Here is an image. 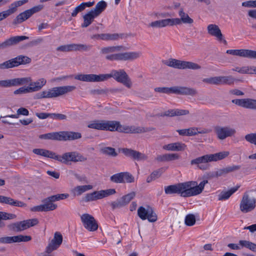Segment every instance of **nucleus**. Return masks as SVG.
Instances as JSON below:
<instances>
[{
	"instance_id": "obj_1",
	"label": "nucleus",
	"mask_w": 256,
	"mask_h": 256,
	"mask_svg": "<svg viewBox=\"0 0 256 256\" xmlns=\"http://www.w3.org/2000/svg\"><path fill=\"white\" fill-rule=\"evenodd\" d=\"M122 48L123 46H121L104 47L101 48L100 53L101 54L106 55V59L110 61L133 60L139 58L142 54V53L139 52H125L123 53L108 54L110 53L120 51Z\"/></svg>"
},
{
	"instance_id": "obj_2",
	"label": "nucleus",
	"mask_w": 256,
	"mask_h": 256,
	"mask_svg": "<svg viewBox=\"0 0 256 256\" xmlns=\"http://www.w3.org/2000/svg\"><path fill=\"white\" fill-rule=\"evenodd\" d=\"M30 77L15 78L10 80H0V87L10 88L12 86H19L29 84L30 88H29L32 92L40 90L44 86L46 80L44 78H41L35 82H32Z\"/></svg>"
},
{
	"instance_id": "obj_3",
	"label": "nucleus",
	"mask_w": 256,
	"mask_h": 256,
	"mask_svg": "<svg viewBox=\"0 0 256 256\" xmlns=\"http://www.w3.org/2000/svg\"><path fill=\"white\" fill-rule=\"evenodd\" d=\"M69 196L68 194H61L51 196L46 198H44L42 200V204L39 206H34L30 208L32 212H46L49 211H52L56 210L58 206L54 202L56 201H58L62 200L67 198Z\"/></svg>"
},
{
	"instance_id": "obj_4",
	"label": "nucleus",
	"mask_w": 256,
	"mask_h": 256,
	"mask_svg": "<svg viewBox=\"0 0 256 256\" xmlns=\"http://www.w3.org/2000/svg\"><path fill=\"white\" fill-rule=\"evenodd\" d=\"M76 87L74 86H66L54 87L48 90H44L36 94L37 98H56L75 90Z\"/></svg>"
},
{
	"instance_id": "obj_5",
	"label": "nucleus",
	"mask_w": 256,
	"mask_h": 256,
	"mask_svg": "<svg viewBox=\"0 0 256 256\" xmlns=\"http://www.w3.org/2000/svg\"><path fill=\"white\" fill-rule=\"evenodd\" d=\"M156 92L160 93L170 94H174L181 95H189L194 96L197 94L196 90L193 88L184 86L157 87L154 89Z\"/></svg>"
},
{
	"instance_id": "obj_6",
	"label": "nucleus",
	"mask_w": 256,
	"mask_h": 256,
	"mask_svg": "<svg viewBox=\"0 0 256 256\" xmlns=\"http://www.w3.org/2000/svg\"><path fill=\"white\" fill-rule=\"evenodd\" d=\"M256 206V198L250 196L248 192L244 194L240 204V209L243 213H248L253 210Z\"/></svg>"
},
{
	"instance_id": "obj_7",
	"label": "nucleus",
	"mask_w": 256,
	"mask_h": 256,
	"mask_svg": "<svg viewBox=\"0 0 256 256\" xmlns=\"http://www.w3.org/2000/svg\"><path fill=\"white\" fill-rule=\"evenodd\" d=\"M164 192L167 194H178L182 197H189L186 182L165 186Z\"/></svg>"
},
{
	"instance_id": "obj_8",
	"label": "nucleus",
	"mask_w": 256,
	"mask_h": 256,
	"mask_svg": "<svg viewBox=\"0 0 256 256\" xmlns=\"http://www.w3.org/2000/svg\"><path fill=\"white\" fill-rule=\"evenodd\" d=\"M38 223V220L34 218L11 224L8 225V227L10 230L20 232L34 226Z\"/></svg>"
},
{
	"instance_id": "obj_9",
	"label": "nucleus",
	"mask_w": 256,
	"mask_h": 256,
	"mask_svg": "<svg viewBox=\"0 0 256 256\" xmlns=\"http://www.w3.org/2000/svg\"><path fill=\"white\" fill-rule=\"evenodd\" d=\"M54 160H57L62 163L67 164L70 162H84L86 160V158L78 152H66L62 156L58 155L56 154Z\"/></svg>"
},
{
	"instance_id": "obj_10",
	"label": "nucleus",
	"mask_w": 256,
	"mask_h": 256,
	"mask_svg": "<svg viewBox=\"0 0 256 256\" xmlns=\"http://www.w3.org/2000/svg\"><path fill=\"white\" fill-rule=\"evenodd\" d=\"M31 59L28 56L20 55L14 58L0 64V69L4 70L18 66L20 64L30 63Z\"/></svg>"
},
{
	"instance_id": "obj_11",
	"label": "nucleus",
	"mask_w": 256,
	"mask_h": 256,
	"mask_svg": "<svg viewBox=\"0 0 256 256\" xmlns=\"http://www.w3.org/2000/svg\"><path fill=\"white\" fill-rule=\"evenodd\" d=\"M112 78L128 88H130L132 86V82L130 78L123 69L112 70L110 73V78Z\"/></svg>"
},
{
	"instance_id": "obj_12",
	"label": "nucleus",
	"mask_w": 256,
	"mask_h": 256,
	"mask_svg": "<svg viewBox=\"0 0 256 256\" xmlns=\"http://www.w3.org/2000/svg\"><path fill=\"white\" fill-rule=\"evenodd\" d=\"M43 8L42 5L40 4L21 12L14 20L12 24L16 25L22 22L29 18L34 14L40 11Z\"/></svg>"
},
{
	"instance_id": "obj_13",
	"label": "nucleus",
	"mask_w": 256,
	"mask_h": 256,
	"mask_svg": "<svg viewBox=\"0 0 256 256\" xmlns=\"http://www.w3.org/2000/svg\"><path fill=\"white\" fill-rule=\"evenodd\" d=\"M92 46L85 44H72L60 46L56 48L57 51L69 52L72 51L87 52L90 50Z\"/></svg>"
},
{
	"instance_id": "obj_14",
	"label": "nucleus",
	"mask_w": 256,
	"mask_h": 256,
	"mask_svg": "<svg viewBox=\"0 0 256 256\" xmlns=\"http://www.w3.org/2000/svg\"><path fill=\"white\" fill-rule=\"evenodd\" d=\"M189 197L200 194L203 190L208 180H204L198 185L196 181L186 182Z\"/></svg>"
},
{
	"instance_id": "obj_15",
	"label": "nucleus",
	"mask_w": 256,
	"mask_h": 256,
	"mask_svg": "<svg viewBox=\"0 0 256 256\" xmlns=\"http://www.w3.org/2000/svg\"><path fill=\"white\" fill-rule=\"evenodd\" d=\"M81 222L85 228L90 232H94L98 230V224L94 217L88 214H84L80 216Z\"/></svg>"
},
{
	"instance_id": "obj_16",
	"label": "nucleus",
	"mask_w": 256,
	"mask_h": 256,
	"mask_svg": "<svg viewBox=\"0 0 256 256\" xmlns=\"http://www.w3.org/2000/svg\"><path fill=\"white\" fill-rule=\"evenodd\" d=\"M138 215L142 220L148 219L150 222H155L157 220V216L151 207L148 206L146 209L140 206L138 210Z\"/></svg>"
},
{
	"instance_id": "obj_17",
	"label": "nucleus",
	"mask_w": 256,
	"mask_h": 256,
	"mask_svg": "<svg viewBox=\"0 0 256 256\" xmlns=\"http://www.w3.org/2000/svg\"><path fill=\"white\" fill-rule=\"evenodd\" d=\"M214 130L218 138L221 140L232 136L236 133V130L234 128L228 126L224 127L216 126Z\"/></svg>"
},
{
	"instance_id": "obj_18",
	"label": "nucleus",
	"mask_w": 256,
	"mask_h": 256,
	"mask_svg": "<svg viewBox=\"0 0 256 256\" xmlns=\"http://www.w3.org/2000/svg\"><path fill=\"white\" fill-rule=\"evenodd\" d=\"M110 180L114 183H131L134 182V177L128 172L116 174L110 177Z\"/></svg>"
},
{
	"instance_id": "obj_19",
	"label": "nucleus",
	"mask_w": 256,
	"mask_h": 256,
	"mask_svg": "<svg viewBox=\"0 0 256 256\" xmlns=\"http://www.w3.org/2000/svg\"><path fill=\"white\" fill-rule=\"evenodd\" d=\"M136 194L135 192H132L112 202L110 204L112 208L114 210L127 205L135 197Z\"/></svg>"
},
{
	"instance_id": "obj_20",
	"label": "nucleus",
	"mask_w": 256,
	"mask_h": 256,
	"mask_svg": "<svg viewBox=\"0 0 256 256\" xmlns=\"http://www.w3.org/2000/svg\"><path fill=\"white\" fill-rule=\"evenodd\" d=\"M226 53L240 57L256 59V51L252 50L247 49L228 50H226Z\"/></svg>"
},
{
	"instance_id": "obj_21",
	"label": "nucleus",
	"mask_w": 256,
	"mask_h": 256,
	"mask_svg": "<svg viewBox=\"0 0 256 256\" xmlns=\"http://www.w3.org/2000/svg\"><path fill=\"white\" fill-rule=\"evenodd\" d=\"M28 39V37L24 36L10 37L9 38L6 40L4 42L0 43V50H5L17 44L21 41Z\"/></svg>"
},
{
	"instance_id": "obj_22",
	"label": "nucleus",
	"mask_w": 256,
	"mask_h": 256,
	"mask_svg": "<svg viewBox=\"0 0 256 256\" xmlns=\"http://www.w3.org/2000/svg\"><path fill=\"white\" fill-rule=\"evenodd\" d=\"M232 103L244 108L256 110V100L252 98L234 99Z\"/></svg>"
},
{
	"instance_id": "obj_23",
	"label": "nucleus",
	"mask_w": 256,
	"mask_h": 256,
	"mask_svg": "<svg viewBox=\"0 0 256 256\" xmlns=\"http://www.w3.org/2000/svg\"><path fill=\"white\" fill-rule=\"evenodd\" d=\"M62 236L59 232H56L54 238L50 241L46 248V252L51 253L53 250H56L62 244Z\"/></svg>"
},
{
	"instance_id": "obj_24",
	"label": "nucleus",
	"mask_w": 256,
	"mask_h": 256,
	"mask_svg": "<svg viewBox=\"0 0 256 256\" xmlns=\"http://www.w3.org/2000/svg\"><path fill=\"white\" fill-rule=\"evenodd\" d=\"M210 162V155L206 154L192 160L190 161V164L192 166H196L200 170H206L208 168L207 163Z\"/></svg>"
},
{
	"instance_id": "obj_25",
	"label": "nucleus",
	"mask_w": 256,
	"mask_h": 256,
	"mask_svg": "<svg viewBox=\"0 0 256 256\" xmlns=\"http://www.w3.org/2000/svg\"><path fill=\"white\" fill-rule=\"evenodd\" d=\"M207 30L208 34L216 38L219 42H222L225 44H227L218 26L215 24H210L208 25Z\"/></svg>"
},
{
	"instance_id": "obj_26",
	"label": "nucleus",
	"mask_w": 256,
	"mask_h": 256,
	"mask_svg": "<svg viewBox=\"0 0 256 256\" xmlns=\"http://www.w3.org/2000/svg\"><path fill=\"white\" fill-rule=\"evenodd\" d=\"M120 150L126 156L134 160H140L146 158L144 154L131 148H122Z\"/></svg>"
},
{
	"instance_id": "obj_27",
	"label": "nucleus",
	"mask_w": 256,
	"mask_h": 256,
	"mask_svg": "<svg viewBox=\"0 0 256 256\" xmlns=\"http://www.w3.org/2000/svg\"><path fill=\"white\" fill-rule=\"evenodd\" d=\"M61 134V141L72 140L82 138V134L78 132H60Z\"/></svg>"
},
{
	"instance_id": "obj_28",
	"label": "nucleus",
	"mask_w": 256,
	"mask_h": 256,
	"mask_svg": "<svg viewBox=\"0 0 256 256\" xmlns=\"http://www.w3.org/2000/svg\"><path fill=\"white\" fill-rule=\"evenodd\" d=\"M0 202L18 207H25L26 206V204L22 201L14 200L10 197L3 196H0Z\"/></svg>"
},
{
	"instance_id": "obj_29",
	"label": "nucleus",
	"mask_w": 256,
	"mask_h": 256,
	"mask_svg": "<svg viewBox=\"0 0 256 256\" xmlns=\"http://www.w3.org/2000/svg\"><path fill=\"white\" fill-rule=\"evenodd\" d=\"M91 10L82 16L84 22L81 24V27L85 28L90 26L94 21L95 18L98 17Z\"/></svg>"
},
{
	"instance_id": "obj_30",
	"label": "nucleus",
	"mask_w": 256,
	"mask_h": 256,
	"mask_svg": "<svg viewBox=\"0 0 256 256\" xmlns=\"http://www.w3.org/2000/svg\"><path fill=\"white\" fill-rule=\"evenodd\" d=\"M178 62L179 69L198 70L201 68L200 65L193 62L180 60H179Z\"/></svg>"
},
{
	"instance_id": "obj_31",
	"label": "nucleus",
	"mask_w": 256,
	"mask_h": 256,
	"mask_svg": "<svg viewBox=\"0 0 256 256\" xmlns=\"http://www.w3.org/2000/svg\"><path fill=\"white\" fill-rule=\"evenodd\" d=\"M186 146L184 144L177 142L165 145L163 148L168 150L184 151L185 150Z\"/></svg>"
},
{
	"instance_id": "obj_32",
	"label": "nucleus",
	"mask_w": 256,
	"mask_h": 256,
	"mask_svg": "<svg viewBox=\"0 0 256 256\" xmlns=\"http://www.w3.org/2000/svg\"><path fill=\"white\" fill-rule=\"evenodd\" d=\"M138 126H135L122 125L119 122L118 132L126 134H138Z\"/></svg>"
},
{
	"instance_id": "obj_33",
	"label": "nucleus",
	"mask_w": 256,
	"mask_h": 256,
	"mask_svg": "<svg viewBox=\"0 0 256 256\" xmlns=\"http://www.w3.org/2000/svg\"><path fill=\"white\" fill-rule=\"evenodd\" d=\"M178 15L180 16V18H178L179 20V24H192L194 22V20L189 16L188 14L184 12L182 8L178 12Z\"/></svg>"
},
{
	"instance_id": "obj_34",
	"label": "nucleus",
	"mask_w": 256,
	"mask_h": 256,
	"mask_svg": "<svg viewBox=\"0 0 256 256\" xmlns=\"http://www.w3.org/2000/svg\"><path fill=\"white\" fill-rule=\"evenodd\" d=\"M180 156L177 154H164L163 155H158L156 160L159 162H169L178 160Z\"/></svg>"
},
{
	"instance_id": "obj_35",
	"label": "nucleus",
	"mask_w": 256,
	"mask_h": 256,
	"mask_svg": "<svg viewBox=\"0 0 256 256\" xmlns=\"http://www.w3.org/2000/svg\"><path fill=\"white\" fill-rule=\"evenodd\" d=\"M116 193V191L114 188L94 191V194L96 195V200L103 198Z\"/></svg>"
},
{
	"instance_id": "obj_36",
	"label": "nucleus",
	"mask_w": 256,
	"mask_h": 256,
	"mask_svg": "<svg viewBox=\"0 0 256 256\" xmlns=\"http://www.w3.org/2000/svg\"><path fill=\"white\" fill-rule=\"evenodd\" d=\"M119 122L115 120H104V130L118 131Z\"/></svg>"
},
{
	"instance_id": "obj_37",
	"label": "nucleus",
	"mask_w": 256,
	"mask_h": 256,
	"mask_svg": "<svg viewBox=\"0 0 256 256\" xmlns=\"http://www.w3.org/2000/svg\"><path fill=\"white\" fill-rule=\"evenodd\" d=\"M32 152L37 155L42 156L44 157L54 159L56 153L42 148H34Z\"/></svg>"
},
{
	"instance_id": "obj_38",
	"label": "nucleus",
	"mask_w": 256,
	"mask_h": 256,
	"mask_svg": "<svg viewBox=\"0 0 256 256\" xmlns=\"http://www.w3.org/2000/svg\"><path fill=\"white\" fill-rule=\"evenodd\" d=\"M92 185H84V186H78L74 188L72 190V192L74 196H78L81 195L82 193L92 190Z\"/></svg>"
},
{
	"instance_id": "obj_39",
	"label": "nucleus",
	"mask_w": 256,
	"mask_h": 256,
	"mask_svg": "<svg viewBox=\"0 0 256 256\" xmlns=\"http://www.w3.org/2000/svg\"><path fill=\"white\" fill-rule=\"evenodd\" d=\"M39 138L40 139L61 141V134L60 133V132L47 133L40 134L39 136Z\"/></svg>"
},
{
	"instance_id": "obj_40",
	"label": "nucleus",
	"mask_w": 256,
	"mask_h": 256,
	"mask_svg": "<svg viewBox=\"0 0 256 256\" xmlns=\"http://www.w3.org/2000/svg\"><path fill=\"white\" fill-rule=\"evenodd\" d=\"M240 187V186H237L236 187L231 188L227 192L222 191L218 195V200H224L228 199Z\"/></svg>"
},
{
	"instance_id": "obj_41",
	"label": "nucleus",
	"mask_w": 256,
	"mask_h": 256,
	"mask_svg": "<svg viewBox=\"0 0 256 256\" xmlns=\"http://www.w3.org/2000/svg\"><path fill=\"white\" fill-rule=\"evenodd\" d=\"M106 6L107 3L104 0H101L96 4L94 8L90 10L98 16L104 10Z\"/></svg>"
},
{
	"instance_id": "obj_42",
	"label": "nucleus",
	"mask_w": 256,
	"mask_h": 256,
	"mask_svg": "<svg viewBox=\"0 0 256 256\" xmlns=\"http://www.w3.org/2000/svg\"><path fill=\"white\" fill-rule=\"evenodd\" d=\"M104 120H94L90 122L88 125L90 128L104 130Z\"/></svg>"
},
{
	"instance_id": "obj_43",
	"label": "nucleus",
	"mask_w": 256,
	"mask_h": 256,
	"mask_svg": "<svg viewBox=\"0 0 256 256\" xmlns=\"http://www.w3.org/2000/svg\"><path fill=\"white\" fill-rule=\"evenodd\" d=\"M239 244L242 248H244L256 252V244L246 240H239Z\"/></svg>"
},
{
	"instance_id": "obj_44",
	"label": "nucleus",
	"mask_w": 256,
	"mask_h": 256,
	"mask_svg": "<svg viewBox=\"0 0 256 256\" xmlns=\"http://www.w3.org/2000/svg\"><path fill=\"white\" fill-rule=\"evenodd\" d=\"M219 85L228 84L230 85L234 84V82L237 80L232 76H218Z\"/></svg>"
},
{
	"instance_id": "obj_45",
	"label": "nucleus",
	"mask_w": 256,
	"mask_h": 256,
	"mask_svg": "<svg viewBox=\"0 0 256 256\" xmlns=\"http://www.w3.org/2000/svg\"><path fill=\"white\" fill-rule=\"evenodd\" d=\"M74 78L82 82H94V74H78Z\"/></svg>"
},
{
	"instance_id": "obj_46",
	"label": "nucleus",
	"mask_w": 256,
	"mask_h": 256,
	"mask_svg": "<svg viewBox=\"0 0 256 256\" xmlns=\"http://www.w3.org/2000/svg\"><path fill=\"white\" fill-rule=\"evenodd\" d=\"M228 152H222L214 154H210V156L211 162L221 160L227 157L229 155Z\"/></svg>"
},
{
	"instance_id": "obj_47",
	"label": "nucleus",
	"mask_w": 256,
	"mask_h": 256,
	"mask_svg": "<svg viewBox=\"0 0 256 256\" xmlns=\"http://www.w3.org/2000/svg\"><path fill=\"white\" fill-rule=\"evenodd\" d=\"M16 218V215L14 214L0 212V228H3L5 226L4 223L2 222V220H12Z\"/></svg>"
},
{
	"instance_id": "obj_48",
	"label": "nucleus",
	"mask_w": 256,
	"mask_h": 256,
	"mask_svg": "<svg viewBox=\"0 0 256 256\" xmlns=\"http://www.w3.org/2000/svg\"><path fill=\"white\" fill-rule=\"evenodd\" d=\"M122 34H102V40H118L120 37H122Z\"/></svg>"
},
{
	"instance_id": "obj_49",
	"label": "nucleus",
	"mask_w": 256,
	"mask_h": 256,
	"mask_svg": "<svg viewBox=\"0 0 256 256\" xmlns=\"http://www.w3.org/2000/svg\"><path fill=\"white\" fill-rule=\"evenodd\" d=\"M28 2V0H22L15 2L10 4L9 10L12 14L16 11L18 7Z\"/></svg>"
},
{
	"instance_id": "obj_50",
	"label": "nucleus",
	"mask_w": 256,
	"mask_h": 256,
	"mask_svg": "<svg viewBox=\"0 0 256 256\" xmlns=\"http://www.w3.org/2000/svg\"><path fill=\"white\" fill-rule=\"evenodd\" d=\"M101 152L104 154L108 155L112 157H116L118 154L116 152L114 148L112 147H104L101 149Z\"/></svg>"
},
{
	"instance_id": "obj_51",
	"label": "nucleus",
	"mask_w": 256,
	"mask_h": 256,
	"mask_svg": "<svg viewBox=\"0 0 256 256\" xmlns=\"http://www.w3.org/2000/svg\"><path fill=\"white\" fill-rule=\"evenodd\" d=\"M218 76H214L210 77L208 78H203L202 80V82L204 83L209 84H214V85H219V80H218Z\"/></svg>"
},
{
	"instance_id": "obj_52",
	"label": "nucleus",
	"mask_w": 256,
	"mask_h": 256,
	"mask_svg": "<svg viewBox=\"0 0 256 256\" xmlns=\"http://www.w3.org/2000/svg\"><path fill=\"white\" fill-rule=\"evenodd\" d=\"M185 224L188 226H192L196 223V217L193 214H188L184 220Z\"/></svg>"
},
{
	"instance_id": "obj_53",
	"label": "nucleus",
	"mask_w": 256,
	"mask_h": 256,
	"mask_svg": "<svg viewBox=\"0 0 256 256\" xmlns=\"http://www.w3.org/2000/svg\"><path fill=\"white\" fill-rule=\"evenodd\" d=\"M178 60L174 58H170L168 60H166L164 62V64L166 65L175 68L179 69L178 66Z\"/></svg>"
},
{
	"instance_id": "obj_54",
	"label": "nucleus",
	"mask_w": 256,
	"mask_h": 256,
	"mask_svg": "<svg viewBox=\"0 0 256 256\" xmlns=\"http://www.w3.org/2000/svg\"><path fill=\"white\" fill-rule=\"evenodd\" d=\"M110 78V74H94V82H100L107 80Z\"/></svg>"
},
{
	"instance_id": "obj_55",
	"label": "nucleus",
	"mask_w": 256,
	"mask_h": 256,
	"mask_svg": "<svg viewBox=\"0 0 256 256\" xmlns=\"http://www.w3.org/2000/svg\"><path fill=\"white\" fill-rule=\"evenodd\" d=\"M90 93L92 95L108 94V88H98L91 90Z\"/></svg>"
},
{
	"instance_id": "obj_56",
	"label": "nucleus",
	"mask_w": 256,
	"mask_h": 256,
	"mask_svg": "<svg viewBox=\"0 0 256 256\" xmlns=\"http://www.w3.org/2000/svg\"><path fill=\"white\" fill-rule=\"evenodd\" d=\"M15 242H27L32 240L29 236L18 235L14 236Z\"/></svg>"
},
{
	"instance_id": "obj_57",
	"label": "nucleus",
	"mask_w": 256,
	"mask_h": 256,
	"mask_svg": "<svg viewBox=\"0 0 256 256\" xmlns=\"http://www.w3.org/2000/svg\"><path fill=\"white\" fill-rule=\"evenodd\" d=\"M13 242H15L14 236L0 238V243L1 244H12Z\"/></svg>"
},
{
	"instance_id": "obj_58",
	"label": "nucleus",
	"mask_w": 256,
	"mask_h": 256,
	"mask_svg": "<svg viewBox=\"0 0 256 256\" xmlns=\"http://www.w3.org/2000/svg\"><path fill=\"white\" fill-rule=\"evenodd\" d=\"M50 118L56 120H66L67 116L66 115L62 114H50Z\"/></svg>"
},
{
	"instance_id": "obj_59",
	"label": "nucleus",
	"mask_w": 256,
	"mask_h": 256,
	"mask_svg": "<svg viewBox=\"0 0 256 256\" xmlns=\"http://www.w3.org/2000/svg\"><path fill=\"white\" fill-rule=\"evenodd\" d=\"M246 141L256 145V133L248 134L245 136Z\"/></svg>"
},
{
	"instance_id": "obj_60",
	"label": "nucleus",
	"mask_w": 256,
	"mask_h": 256,
	"mask_svg": "<svg viewBox=\"0 0 256 256\" xmlns=\"http://www.w3.org/2000/svg\"><path fill=\"white\" fill-rule=\"evenodd\" d=\"M29 88H30V86H28L27 88L21 87L14 90V94H18L32 92Z\"/></svg>"
},
{
	"instance_id": "obj_61",
	"label": "nucleus",
	"mask_w": 256,
	"mask_h": 256,
	"mask_svg": "<svg viewBox=\"0 0 256 256\" xmlns=\"http://www.w3.org/2000/svg\"><path fill=\"white\" fill-rule=\"evenodd\" d=\"M249 70H250L249 66H242V68L236 67L232 69V70L237 72L240 74H248Z\"/></svg>"
},
{
	"instance_id": "obj_62",
	"label": "nucleus",
	"mask_w": 256,
	"mask_h": 256,
	"mask_svg": "<svg viewBox=\"0 0 256 256\" xmlns=\"http://www.w3.org/2000/svg\"><path fill=\"white\" fill-rule=\"evenodd\" d=\"M84 200L86 202L96 200V195L94 194V192L87 194L84 197Z\"/></svg>"
},
{
	"instance_id": "obj_63",
	"label": "nucleus",
	"mask_w": 256,
	"mask_h": 256,
	"mask_svg": "<svg viewBox=\"0 0 256 256\" xmlns=\"http://www.w3.org/2000/svg\"><path fill=\"white\" fill-rule=\"evenodd\" d=\"M164 168H158L150 174L154 178V180L158 178H160L162 174L164 172Z\"/></svg>"
},
{
	"instance_id": "obj_64",
	"label": "nucleus",
	"mask_w": 256,
	"mask_h": 256,
	"mask_svg": "<svg viewBox=\"0 0 256 256\" xmlns=\"http://www.w3.org/2000/svg\"><path fill=\"white\" fill-rule=\"evenodd\" d=\"M242 5L246 8H256V0L244 2H242Z\"/></svg>"
}]
</instances>
